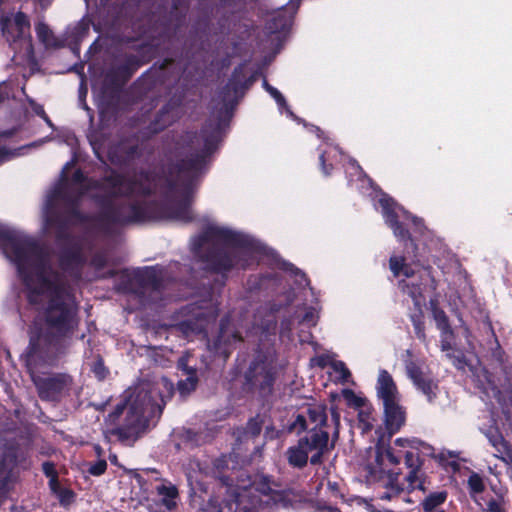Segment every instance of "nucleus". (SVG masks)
I'll list each match as a JSON object with an SVG mask.
<instances>
[{
    "label": "nucleus",
    "instance_id": "nucleus-1",
    "mask_svg": "<svg viewBox=\"0 0 512 512\" xmlns=\"http://www.w3.org/2000/svg\"><path fill=\"white\" fill-rule=\"evenodd\" d=\"M255 81V74L247 76L245 62L235 66L227 83L218 92V103L212 111L214 121L207 122L201 130L203 148L185 158L167 163L161 191L164 196H171L177 192L181 181L182 199L178 203L169 205L157 201H135L115 204L109 197L100 196L97 200L103 206V211L99 219L105 224L121 226L164 219L192 222L194 217L190 207L198 177L205 169L209 157L217 150L223 130L229 126L239 102Z\"/></svg>",
    "mask_w": 512,
    "mask_h": 512
},
{
    "label": "nucleus",
    "instance_id": "nucleus-2",
    "mask_svg": "<svg viewBox=\"0 0 512 512\" xmlns=\"http://www.w3.org/2000/svg\"><path fill=\"white\" fill-rule=\"evenodd\" d=\"M19 277L26 288V299L31 306L40 305L42 296L49 293L43 311L45 328H36L30 332L32 351L40 341L57 351L61 347V336H72L79 324V305L74 294L67 284L51 280L43 272L37 273L38 284L34 283L31 271Z\"/></svg>",
    "mask_w": 512,
    "mask_h": 512
},
{
    "label": "nucleus",
    "instance_id": "nucleus-3",
    "mask_svg": "<svg viewBox=\"0 0 512 512\" xmlns=\"http://www.w3.org/2000/svg\"><path fill=\"white\" fill-rule=\"evenodd\" d=\"M191 251L210 273L227 277L234 269L246 270L264 253L252 236L219 226H208L193 239Z\"/></svg>",
    "mask_w": 512,
    "mask_h": 512
},
{
    "label": "nucleus",
    "instance_id": "nucleus-4",
    "mask_svg": "<svg viewBox=\"0 0 512 512\" xmlns=\"http://www.w3.org/2000/svg\"><path fill=\"white\" fill-rule=\"evenodd\" d=\"M327 407L309 404L305 412L296 414L287 424L286 433L299 436L295 445L287 448L285 458L294 469H304L308 463L321 465L324 456L334 449L329 443Z\"/></svg>",
    "mask_w": 512,
    "mask_h": 512
},
{
    "label": "nucleus",
    "instance_id": "nucleus-5",
    "mask_svg": "<svg viewBox=\"0 0 512 512\" xmlns=\"http://www.w3.org/2000/svg\"><path fill=\"white\" fill-rule=\"evenodd\" d=\"M71 336H61V349L54 351L50 345L44 344V341L38 343L35 350L31 349V341L23 355L25 366L30 374L31 380L36 388L38 397L42 401L59 403L64 398L70 396L74 380L67 373H50L39 375L36 373L42 366H55L59 359L66 354L68 343L67 338Z\"/></svg>",
    "mask_w": 512,
    "mask_h": 512
},
{
    "label": "nucleus",
    "instance_id": "nucleus-6",
    "mask_svg": "<svg viewBox=\"0 0 512 512\" xmlns=\"http://www.w3.org/2000/svg\"><path fill=\"white\" fill-rule=\"evenodd\" d=\"M37 426L29 422L5 420L0 423V470L31 468V450Z\"/></svg>",
    "mask_w": 512,
    "mask_h": 512
},
{
    "label": "nucleus",
    "instance_id": "nucleus-7",
    "mask_svg": "<svg viewBox=\"0 0 512 512\" xmlns=\"http://www.w3.org/2000/svg\"><path fill=\"white\" fill-rule=\"evenodd\" d=\"M155 180L153 172L149 170H141L139 172V178L127 177L124 174L110 169L109 173L101 177L99 181H96L94 187L101 190H109L107 196L115 204L128 203L127 201H115L116 197L131 198L133 196L149 197L155 193V188L152 186V182ZM101 195H94L93 200L100 208L98 214L94 220L100 225L105 231H110L114 227H122L119 224H105L99 219L100 213L103 211V206L99 204L97 200ZM131 201L130 203H133Z\"/></svg>",
    "mask_w": 512,
    "mask_h": 512
},
{
    "label": "nucleus",
    "instance_id": "nucleus-8",
    "mask_svg": "<svg viewBox=\"0 0 512 512\" xmlns=\"http://www.w3.org/2000/svg\"><path fill=\"white\" fill-rule=\"evenodd\" d=\"M164 406L160 392L139 391L128 406L124 424L113 428L111 434L120 442L135 440L147 429L153 418L161 416Z\"/></svg>",
    "mask_w": 512,
    "mask_h": 512
},
{
    "label": "nucleus",
    "instance_id": "nucleus-9",
    "mask_svg": "<svg viewBox=\"0 0 512 512\" xmlns=\"http://www.w3.org/2000/svg\"><path fill=\"white\" fill-rule=\"evenodd\" d=\"M0 245L6 257L16 265L19 275L30 272L32 266H40L45 262V250L37 240L2 225Z\"/></svg>",
    "mask_w": 512,
    "mask_h": 512
},
{
    "label": "nucleus",
    "instance_id": "nucleus-10",
    "mask_svg": "<svg viewBox=\"0 0 512 512\" xmlns=\"http://www.w3.org/2000/svg\"><path fill=\"white\" fill-rule=\"evenodd\" d=\"M243 379V389L254 394L263 407L273 404L277 370L265 354L259 352L254 356L243 374Z\"/></svg>",
    "mask_w": 512,
    "mask_h": 512
},
{
    "label": "nucleus",
    "instance_id": "nucleus-11",
    "mask_svg": "<svg viewBox=\"0 0 512 512\" xmlns=\"http://www.w3.org/2000/svg\"><path fill=\"white\" fill-rule=\"evenodd\" d=\"M116 289L124 294H133L141 302H145L148 291L157 293L162 291L163 276L155 266L144 267L133 272L123 269L119 272Z\"/></svg>",
    "mask_w": 512,
    "mask_h": 512
},
{
    "label": "nucleus",
    "instance_id": "nucleus-12",
    "mask_svg": "<svg viewBox=\"0 0 512 512\" xmlns=\"http://www.w3.org/2000/svg\"><path fill=\"white\" fill-rule=\"evenodd\" d=\"M179 80V72L176 71V60L165 58L162 62L154 63L135 82V85L143 94L161 92L163 88H170L172 83Z\"/></svg>",
    "mask_w": 512,
    "mask_h": 512
},
{
    "label": "nucleus",
    "instance_id": "nucleus-13",
    "mask_svg": "<svg viewBox=\"0 0 512 512\" xmlns=\"http://www.w3.org/2000/svg\"><path fill=\"white\" fill-rule=\"evenodd\" d=\"M69 192L66 184H59L47 195L44 217L45 223L49 227L55 228V242L70 243L74 240V235L68 231V222L64 219L62 213L57 209V201L64 203L69 198Z\"/></svg>",
    "mask_w": 512,
    "mask_h": 512
},
{
    "label": "nucleus",
    "instance_id": "nucleus-14",
    "mask_svg": "<svg viewBox=\"0 0 512 512\" xmlns=\"http://www.w3.org/2000/svg\"><path fill=\"white\" fill-rule=\"evenodd\" d=\"M56 244L61 247L58 255L59 268L75 280L82 277L83 268L87 263V259L83 253L82 245L74 236L72 242H64Z\"/></svg>",
    "mask_w": 512,
    "mask_h": 512
},
{
    "label": "nucleus",
    "instance_id": "nucleus-15",
    "mask_svg": "<svg viewBox=\"0 0 512 512\" xmlns=\"http://www.w3.org/2000/svg\"><path fill=\"white\" fill-rule=\"evenodd\" d=\"M183 104V96L174 95L171 97L155 114L154 118L147 126L140 130L144 139H150L161 133L166 128L176 122L178 110Z\"/></svg>",
    "mask_w": 512,
    "mask_h": 512
},
{
    "label": "nucleus",
    "instance_id": "nucleus-16",
    "mask_svg": "<svg viewBox=\"0 0 512 512\" xmlns=\"http://www.w3.org/2000/svg\"><path fill=\"white\" fill-rule=\"evenodd\" d=\"M0 27L3 36L10 44L27 42L31 45L30 20L24 12L18 11L13 20L9 16L2 15Z\"/></svg>",
    "mask_w": 512,
    "mask_h": 512
},
{
    "label": "nucleus",
    "instance_id": "nucleus-17",
    "mask_svg": "<svg viewBox=\"0 0 512 512\" xmlns=\"http://www.w3.org/2000/svg\"><path fill=\"white\" fill-rule=\"evenodd\" d=\"M242 341L241 333L232 328L230 317L224 316L220 320L218 335L210 345V349L215 355L227 359L232 353L234 345Z\"/></svg>",
    "mask_w": 512,
    "mask_h": 512
},
{
    "label": "nucleus",
    "instance_id": "nucleus-18",
    "mask_svg": "<svg viewBox=\"0 0 512 512\" xmlns=\"http://www.w3.org/2000/svg\"><path fill=\"white\" fill-rule=\"evenodd\" d=\"M142 156V148L134 136L119 140L108 151L109 160L116 166H129Z\"/></svg>",
    "mask_w": 512,
    "mask_h": 512
},
{
    "label": "nucleus",
    "instance_id": "nucleus-19",
    "mask_svg": "<svg viewBox=\"0 0 512 512\" xmlns=\"http://www.w3.org/2000/svg\"><path fill=\"white\" fill-rule=\"evenodd\" d=\"M379 204L382 208L385 223L392 229L393 234L398 241L403 242L405 246H407V243H410L415 249H417L416 242L412 238L411 233L407 228H405L403 223L399 221V216L396 211V202L390 197H382L379 199Z\"/></svg>",
    "mask_w": 512,
    "mask_h": 512
},
{
    "label": "nucleus",
    "instance_id": "nucleus-20",
    "mask_svg": "<svg viewBox=\"0 0 512 512\" xmlns=\"http://www.w3.org/2000/svg\"><path fill=\"white\" fill-rule=\"evenodd\" d=\"M148 60L134 55L126 54L123 61L106 73V80L109 84L117 87L125 85Z\"/></svg>",
    "mask_w": 512,
    "mask_h": 512
},
{
    "label": "nucleus",
    "instance_id": "nucleus-21",
    "mask_svg": "<svg viewBox=\"0 0 512 512\" xmlns=\"http://www.w3.org/2000/svg\"><path fill=\"white\" fill-rule=\"evenodd\" d=\"M406 371L415 388L426 397L429 403H434L439 393L438 382L424 373L413 361L407 363Z\"/></svg>",
    "mask_w": 512,
    "mask_h": 512
},
{
    "label": "nucleus",
    "instance_id": "nucleus-22",
    "mask_svg": "<svg viewBox=\"0 0 512 512\" xmlns=\"http://www.w3.org/2000/svg\"><path fill=\"white\" fill-rule=\"evenodd\" d=\"M301 4V0H290L287 9L281 7L273 13V16L266 22L265 29L269 34H277L288 30L293 23L294 16Z\"/></svg>",
    "mask_w": 512,
    "mask_h": 512
},
{
    "label": "nucleus",
    "instance_id": "nucleus-23",
    "mask_svg": "<svg viewBox=\"0 0 512 512\" xmlns=\"http://www.w3.org/2000/svg\"><path fill=\"white\" fill-rule=\"evenodd\" d=\"M230 459L226 455L212 461L211 476L217 479L222 486L231 488L235 486L236 468L229 466Z\"/></svg>",
    "mask_w": 512,
    "mask_h": 512
},
{
    "label": "nucleus",
    "instance_id": "nucleus-24",
    "mask_svg": "<svg viewBox=\"0 0 512 512\" xmlns=\"http://www.w3.org/2000/svg\"><path fill=\"white\" fill-rule=\"evenodd\" d=\"M384 406V422L389 436L397 433L404 425L406 420V412L399 404V400L391 403L383 404Z\"/></svg>",
    "mask_w": 512,
    "mask_h": 512
},
{
    "label": "nucleus",
    "instance_id": "nucleus-25",
    "mask_svg": "<svg viewBox=\"0 0 512 512\" xmlns=\"http://www.w3.org/2000/svg\"><path fill=\"white\" fill-rule=\"evenodd\" d=\"M377 394L383 404L399 400L397 386L387 370H380L377 381Z\"/></svg>",
    "mask_w": 512,
    "mask_h": 512
},
{
    "label": "nucleus",
    "instance_id": "nucleus-26",
    "mask_svg": "<svg viewBox=\"0 0 512 512\" xmlns=\"http://www.w3.org/2000/svg\"><path fill=\"white\" fill-rule=\"evenodd\" d=\"M83 193L79 195H70L69 198L65 201L66 204V214L67 216L64 219L67 220L68 226L70 224H87L90 223L93 218L82 212L80 210V200Z\"/></svg>",
    "mask_w": 512,
    "mask_h": 512
},
{
    "label": "nucleus",
    "instance_id": "nucleus-27",
    "mask_svg": "<svg viewBox=\"0 0 512 512\" xmlns=\"http://www.w3.org/2000/svg\"><path fill=\"white\" fill-rule=\"evenodd\" d=\"M389 269L395 278L400 276L411 278L416 274L412 265L407 262L406 257L403 255L390 256Z\"/></svg>",
    "mask_w": 512,
    "mask_h": 512
},
{
    "label": "nucleus",
    "instance_id": "nucleus-28",
    "mask_svg": "<svg viewBox=\"0 0 512 512\" xmlns=\"http://www.w3.org/2000/svg\"><path fill=\"white\" fill-rule=\"evenodd\" d=\"M485 435L497 452L511 456L512 446L505 440L498 428H490Z\"/></svg>",
    "mask_w": 512,
    "mask_h": 512
},
{
    "label": "nucleus",
    "instance_id": "nucleus-29",
    "mask_svg": "<svg viewBox=\"0 0 512 512\" xmlns=\"http://www.w3.org/2000/svg\"><path fill=\"white\" fill-rule=\"evenodd\" d=\"M399 286L403 292L407 293L413 301L414 307H421L424 300L423 288L421 283L407 282L405 280L399 281Z\"/></svg>",
    "mask_w": 512,
    "mask_h": 512
},
{
    "label": "nucleus",
    "instance_id": "nucleus-30",
    "mask_svg": "<svg viewBox=\"0 0 512 512\" xmlns=\"http://www.w3.org/2000/svg\"><path fill=\"white\" fill-rule=\"evenodd\" d=\"M410 321L412 322V325L414 327V332L416 337L420 341L426 340V333H425V321H424V312L421 307H414L413 311L409 314Z\"/></svg>",
    "mask_w": 512,
    "mask_h": 512
},
{
    "label": "nucleus",
    "instance_id": "nucleus-31",
    "mask_svg": "<svg viewBox=\"0 0 512 512\" xmlns=\"http://www.w3.org/2000/svg\"><path fill=\"white\" fill-rule=\"evenodd\" d=\"M234 504H238V498H236L235 502H232L222 500L218 496H211L202 510L203 512H225V509L232 511Z\"/></svg>",
    "mask_w": 512,
    "mask_h": 512
},
{
    "label": "nucleus",
    "instance_id": "nucleus-32",
    "mask_svg": "<svg viewBox=\"0 0 512 512\" xmlns=\"http://www.w3.org/2000/svg\"><path fill=\"white\" fill-rule=\"evenodd\" d=\"M157 493L163 496V504L166 508L172 509L176 506L175 499L178 497V489L175 485H159L157 486Z\"/></svg>",
    "mask_w": 512,
    "mask_h": 512
},
{
    "label": "nucleus",
    "instance_id": "nucleus-33",
    "mask_svg": "<svg viewBox=\"0 0 512 512\" xmlns=\"http://www.w3.org/2000/svg\"><path fill=\"white\" fill-rule=\"evenodd\" d=\"M432 314L435 320L437 328L441 331L442 334H451L452 329L449 322V318L445 311L437 305L432 306Z\"/></svg>",
    "mask_w": 512,
    "mask_h": 512
},
{
    "label": "nucleus",
    "instance_id": "nucleus-34",
    "mask_svg": "<svg viewBox=\"0 0 512 512\" xmlns=\"http://www.w3.org/2000/svg\"><path fill=\"white\" fill-rule=\"evenodd\" d=\"M198 383L197 371L196 369H191L188 372V376L186 379L180 380L177 383V388L180 394L187 395L193 392Z\"/></svg>",
    "mask_w": 512,
    "mask_h": 512
},
{
    "label": "nucleus",
    "instance_id": "nucleus-35",
    "mask_svg": "<svg viewBox=\"0 0 512 512\" xmlns=\"http://www.w3.org/2000/svg\"><path fill=\"white\" fill-rule=\"evenodd\" d=\"M447 492H434L429 494L423 501L422 507L425 512H433V510L446 501Z\"/></svg>",
    "mask_w": 512,
    "mask_h": 512
},
{
    "label": "nucleus",
    "instance_id": "nucleus-36",
    "mask_svg": "<svg viewBox=\"0 0 512 512\" xmlns=\"http://www.w3.org/2000/svg\"><path fill=\"white\" fill-rule=\"evenodd\" d=\"M91 371L99 381H103L109 375V369L105 366L104 360L100 355H97L92 362Z\"/></svg>",
    "mask_w": 512,
    "mask_h": 512
},
{
    "label": "nucleus",
    "instance_id": "nucleus-37",
    "mask_svg": "<svg viewBox=\"0 0 512 512\" xmlns=\"http://www.w3.org/2000/svg\"><path fill=\"white\" fill-rule=\"evenodd\" d=\"M256 489L264 495H269L275 502L281 501L283 499V492L273 490L266 477L263 478Z\"/></svg>",
    "mask_w": 512,
    "mask_h": 512
},
{
    "label": "nucleus",
    "instance_id": "nucleus-38",
    "mask_svg": "<svg viewBox=\"0 0 512 512\" xmlns=\"http://www.w3.org/2000/svg\"><path fill=\"white\" fill-rule=\"evenodd\" d=\"M468 488L471 495L482 493L485 490V484L482 477L473 472L468 478Z\"/></svg>",
    "mask_w": 512,
    "mask_h": 512
},
{
    "label": "nucleus",
    "instance_id": "nucleus-39",
    "mask_svg": "<svg viewBox=\"0 0 512 512\" xmlns=\"http://www.w3.org/2000/svg\"><path fill=\"white\" fill-rule=\"evenodd\" d=\"M108 264V257L104 251L95 252L90 261L89 266L95 269L96 271H100L104 269Z\"/></svg>",
    "mask_w": 512,
    "mask_h": 512
},
{
    "label": "nucleus",
    "instance_id": "nucleus-40",
    "mask_svg": "<svg viewBox=\"0 0 512 512\" xmlns=\"http://www.w3.org/2000/svg\"><path fill=\"white\" fill-rule=\"evenodd\" d=\"M197 140H198V132L197 131H186L180 136L176 145L181 148L190 149L193 147V145L195 144V142Z\"/></svg>",
    "mask_w": 512,
    "mask_h": 512
},
{
    "label": "nucleus",
    "instance_id": "nucleus-41",
    "mask_svg": "<svg viewBox=\"0 0 512 512\" xmlns=\"http://www.w3.org/2000/svg\"><path fill=\"white\" fill-rule=\"evenodd\" d=\"M35 31L40 42L48 44L52 38V31L45 22H38L35 25Z\"/></svg>",
    "mask_w": 512,
    "mask_h": 512
},
{
    "label": "nucleus",
    "instance_id": "nucleus-42",
    "mask_svg": "<svg viewBox=\"0 0 512 512\" xmlns=\"http://www.w3.org/2000/svg\"><path fill=\"white\" fill-rule=\"evenodd\" d=\"M330 365L336 373H339V375H340L339 379L341 382H343V383L347 382L348 379L351 377V372L347 368L346 364L343 361L333 360L330 363Z\"/></svg>",
    "mask_w": 512,
    "mask_h": 512
},
{
    "label": "nucleus",
    "instance_id": "nucleus-43",
    "mask_svg": "<svg viewBox=\"0 0 512 512\" xmlns=\"http://www.w3.org/2000/svg\"><path fill=\"white\" fill-rule=\"evenodd\" d=\"M343 397L347 404L354 408H361L365 403V399L356 395L355 392L351 389H344Z\"/></svg>",
    "mask_w": 512,
    "mask_h": 512
},
{
    "label": "nucleus",
    "instance_id": "nucleus-44",
    "mask_svg": "<svg viewBox=\"0 0 512 512\" xmlns=\"http://www.w3.org/2000/svg\"><path fill=\"white\" fill-rule=\"evenodd\" d=\"M263 87L274 98L280 108L287 107V101L278 89L270 85L266 80L263 82Z\"/></svg>",
    "mask_w": 512,
    "mask_h": 512
},
{
    "label": "nucleus",
    "instance_id": "nucleus-45",
    "mask_svg": "<svg viewBox=\"0 0 512 512\" xmlns=\"http://www.w3.org/2000/svg\"><path fill=\"white\" fill-rule=\"evenodd\" d=\"M189 8L188 0H172L171 12L179 15L178 19L180 21L184 20L187 14V10Z\"/></svg>",
    "mask_w": 512,
    "mask_h": 512
},
{
    "label": "nucleus",
    "instance_id": "nucleus-46",
    "mask_svg": "<svg viewBox=\"0 0 512 512\" xmlns=\"http://www.w3.org/2000/svg\"><path fill=\"white\" fill-rule=\"evenodd\" d=\"M55 496L62 506H68L74 501L76 494L72 489L62 487Z\"/></svg>",
    "mask_w": 512,
    "mask_h": 512
},
{
    "label": "nucleus",
    "instance_id": "nucleus-47",
    "mask_svg": "<svg viewBox=\"0 0 512 512\" xmlns=\"http://www.w3.org/2000/svg\"><path fill=\"white\" fill-rule=\"evenodd\" d=\"M262 430V420L256 416L250 418L246 425V432L252 437H257L260 435Z\"/></svg>",
    "mask_w": 512,
    "mask_h": 512
},
{
    "label": "nucleus",
    "instance_id": "nucleus-48",
    "mask_svg": "<svg viewBox=\"0 0 512 512\" xmlns=\"http://www.w3.org/2000/svg\"><path fill=\"white\" fill-rule=\"evenodd\" d=\"M107 470V462L105 459H99L94 463H91L88 468V473L92 476H101Z\"/></svg>",
    "mask_w": 512,
    "mask_h": 512
},
{
    "label": "nucleus",
    "instance_id": "nucleus-49",
    "mask_svg": "<svg viewBox=\"0 0 512 512\" xmlns=\"http://www.w3.org/2000/svg\"><path fill=\"white\" fill-rule=\"evenodd\" d=\"M13 471V469L8 468L0 470V490H8L10 492Z\"/></svg>",
    "mask_w": 512,
    "mask_h": 512
},
{
    "label": "nucleus",
    "instance_id": "nucleus-50",
    "mask_svg": "<svg viewBox=\"0 0 512 512\" xmlns=\"http://www.w3.org/2000/svg\"><path fill=\"white\" fill-rule=\"evenodd\" d=\"M405 464L410 469H420L423 463L418 453L407 451L405 453Z\"/></svg>",
    "mask_w": 512,
    "mask_h": 512
},
{
    "label": "nucleus",
    "instance_id": "nucleus-51",
    "mask_svg": "<svg viewBox=\"0 0 512 512\" xmlns=\"http://www.w3.org/2000/svg\"><path fill=\"white\" fill-rule=\"evenodd\" d=\"M42 472L47 478H49V480L58 476L56 465L52 461H45L42 463Z\"/></svg>",
    "mask_w": 512,
    "mask_h": 512
},
{
    "label": "nucleus",
    "instance_id": "nucleus-52",
    "mask_svg": "<svg viewBox=\"0 0 512 512\" xmlns=\"http://www.w3.org/2000/svg\"><path fill=\"white\" fill-rule=\"evenodd\" d=\"M489 325V329L491 330V333L493 335V337L495 338V343H496V348L493 350V356L494 358H496L499 362H503V356L505 354L504 350L501 348L500 344H499V341L496 337V334L494 332V329H493V326H492V323L489 322L488 323Z\"/></svg>",
    "mask_w": 512,
    "mask_h": 512
},
{
    "label": "nucleus",
    "instance_id": "nucleus-53",
    "mask_svg": "<svg viewBox=\"0 0 512 512\" xmlns=\"http://www.w3.org/2000/svg\"><path fill=\"white\" fill-rule=\"evenodd\" d=\"M32 109H33V112L37 116L41 117L49 127H53V123H52L51 119L49 118V116L47 115V113L44 110V107L41 104H37V103L33 104Z\"/></svg>",
    "mask_w": 512,
    "mask_h": 512
},
{
    "label": "nucleus",
    "instance_id": "nucleus-54",
    "mask_svg": "<svg viewBox=\"0 0 512 512\" xmlns=\"http://www.w3.org/2000/svg\"><path fill=\"white\" fill-rule=\"evenodd\" d=\"M420 469H410L409 474L406 476V480L412 488L423 489L422 483H418V471Z\"/></svg>",
    "mask_w": 512,
    "mask_h": 512
},
{
    "label": "nucleus",
    "instance_id": "nucleus-55",
    "mask_svg": "<svg viewBox=\"0 0 512 512\" xmlns=\"http://www.w3.org/2000/svg\"><path fill=\"white\" fill-rule=\"evenodd\" d=\"M319 161H320V166H321V170H322L323 174L326 176L330 175L331 171L333 170V165L326 163L325 152H322L319 155Z\"/></svg>",
    "mask_w": 512,
    "mask_h": 512
},
{
    "label": "nucleus",
    "instance_id": "nucleus-56",
    "mask_svg": "<svg viewBox=\"0 0 512 512\" xmlns=\"http://www.w3.org/2000/svg\"><path fill=\"white\" fill-rule=\"evenodd\" d=\"M87 177L81 169H76L72 174L71 181L73 184L81 185L86 181Z\"/></svg>",
    "mask_w": 512,
    "mask_h": 512
},
{
    "label": "nucleus",
    "instance_id": "nucleus-57",
    "mask_svg": "<svg viewBox=\"0 0 512 512\" xmlns=\"http://www.w3.org/2000/svg\"><path fill=\"white\" fill-rule=\"evenodd\" d=\"M487 510L488 512H506L501 504L494 498L488 501Z\"/></svg>",
    "mask_w": 512,
    "mask_h": 512
},
{
    "label": "nucleus",
    "instance_id": "nucleus-58",
    "mask_svg": "<svg viewBox=\"0 0 512 512\" xmlns=\"http://www.w3.org/2000/svg\"><path fill=\"white\" fill-rule=\"evenodd\" d=\"M284 432H286V429L285 430H277L274 427H267L266 436L270 439H278L283 436Z\"/></svg>",
    "mask_w": 512,
    "mask_h": 512
},
{
    "label": "nucleus",
    "instance_id": "nucleus-59",
    "mask_svg": "<svg viewBox=\"0 0 512 512\" xmlns=\"http://www.w3.org/2000/svg\"><path fill=\"white\" fill-rule=\"evenodd\" d=\"M330 414H331V419H332V422H333L335 428H339L340 427V412H339L338 408L336 406H331Z\"/></svg>",
    "mask_w": 512,
    "mask_h": 512
},
{
    "label": "nucleus",
    "instance_id": "nucleus-60",
    "mask_svg": "<svg viewBox=\"0 0 512 512\" xmlns=\"http://www.w3.org/2000/svg\"><path fill=\"white\" fill-rule=\"evenodd\" d=\"M48 485L52 494L54 495H56V493L62 488L60 485L59 476L50 479Z\"/></svg>",
    "mask_w": 512,
    "mask_h": 512
},
{
    "label": "nucleus",
    "instance_id": "nucleus-61",
    "mask_svg": "<svg viewBox=\"0 0 512 512\" xmlns=\"http://www.w3.org/2000/svg\"><path fill=\"white\" fill-rule=\"evenodd\" d=\"M385 453H386V457H387L388 461L391 464L396 465L400 462L399 458L397 456H395V454L393 453L392 448L390 446H388L386 448Z\"/></svg>",
    "mask_w": 512,
    "mask_h": 512
},
{
    "label": "nucleus",
    "instance_id": "nucleus-62",
    "mask_svg": "<svg viewBox=\"0 0 512 512\" xmlns=\"http://www.w3.org/2000/svg\"><path fill=\"white\" fill-rule=\"evenodd\" d=\"M178 366H179V368H180V369H181V370H182V371H183L187 376H188V372H189V370L194 369L193 367H191V366H189V365L187 364V360H186V359H184V358H181V359L179 360V362H178Z\"/></svg>",
    "mask_w": 512,
    "mask_h": 512
},
{
    "label": "nucleus",
    "instance_id": "nucleus-63",
    "mask_svg": "<svg viewBox=\"0 0 512 512\" xmlns=\"http://www.w3.org/2000/svg\"><path fill=\"white\" fill-rule=\"evenodd\" d=\"M181 326L183 327L185 332H187V331L195 332L196 331V329L194 328V322L192 320H186V321L181 322Z\"/></svg>",
    "mask_w": 512,
    "mask_h": 512
},
{
    "label": "nucleus",
    "instance_id": "nucleus-64",
    "mask_svg": "<svg viewBox=\"0 0 512 512\" xmlns=\"http://www.w3.org/2000/svg\"><path fill=\"white\" fill-rule=\"evenodd\" d=\"M314 319V313L313 311H306L305 314L302 317V322L304 323H310Z\"/></svg>",
    "mask_w": 512,
    "mask_h": 512
}]
</instances>
